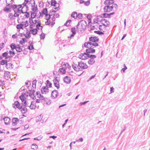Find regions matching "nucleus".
<instances>
[{"label": "nucleus", "mask_w": 150, "mask_h": 150, "mask_svg": "<svg viewBox=\"0 0 150 150\" xmlns=\"http://www.w3.org/2000/svg\"><path fill=\"white\" fill-rule=\"evenodd\" d=\"M98 45V44L96 43H93L92 42H86L84 44V47L88 48L86 50V51L88 53H94L95 50L93 49V46H97Z\"/></svg>", "instance_id": "1"}, {"label": "nucleus", "mask_w": 150, "mask_h": 150, "mask_svg": "<svg viewBox=\"0 0 150 150\" xmlns=\"http://www.w3.org/2000/svg\"><path fill=\"white\" fill-rule=\"evenodd\" d=\"M87 25L86 22L84 20H82L78 23L76 27L77 30L79 32L83 31L86 28Z\"/></svg>", "instance_id": "2"}, {"label": "nucleus", "mask_w": 150, "mask_h": 150, "mask_svg": "<svg viewBox=\"0 0 150 150\" xmlns=\"http://www.w3.org/2000/svg\"><path fill=\"white\" fill-rule=\"evenodd\" d=\"M117 6L116 4H113L112 6H105L104 8V10L105 12H110L111 11L114 7Z\"/></svg>", "instance_id": "3"}, {"label": "nucleus", "mask_w": 150, "mask_h": 150, "mask_svg": "<svg viewBox=\"0 0 150 150\" xmlns=\"http://www.w3.org/2000/svg\"><path fill=\"white\" fill-rule=\"evenodd\" d=\"M28 96L27 95L25 94H22L19 97L20 99L21 100L22 103L25 106H26L27 105L26 101V98Z\"/></svg>", "instance_id": "4"}, {"label": "nucleus", "mask_w": 150, "mask_h": 150, "mask_svg": "<svg viewBox=\"0 0 150 150\" xmlns=\"http://www.w3.org/2000/svg\"><path fill=\"white\" fill-rule=\"evenodd\" d=\"M8 17L10 19L9 23L11 25H15V20L13 15L12 13L9 14Z\"/></svg>", "instance_id": "5"}, {"label": "nucleus", "mask_w": 150, "mask_h": 150, "mask_svg": "<svg viewBox=\"0 0 150 150\" xmlns=\"http://www.w3.org/2000/svg\"><path fill=\"white\" fill-rule=\"evenodd\" d=\"M35 26H33V25H30V33L33 35H36L37 34L38 30L37 28H34Z\"/></svg>", "instance_id": "6"}, {"label": "nucleus", "mask_w": 150, "mask_h": 150, "mask_svg": "<svg viewBox=\"0 0 150 150\" xmlns=\"http://www.w3.org/2000/svg\"><path fill=\"white\" fill-rule=\"evenodd\" d=\"M51 5L54 7V9L56 10V11H52V12H55L58 10L59 9V4L57 3L55 1H51Z\"/></svg>", "instance_id": "7"}, {"label": "nucleus", "mask_w": 150, "mask_h": 150, "mask_svg": "<svg viewBox=\"0 0 150 150\" xmlns=\"http://www.w3.org/2000/svg\"><path fill=\"white\" fill-rule=\"evenodd\" d=\"M88 53H82L80 54L79 56V58L83 60H85L88 59L89 57Z\"/></svg>", "instance_id": "8"}, {"label": "nucleus", "mask_w": 150, "mask_h": 150, "mask_svg": "<svg viewBox=\"0 0 150 150\" xmlns=\"http://www.w3.org/2000/svg\"><path fill=\"white\" fill-rule=\"evenodd\" d=\"M90 59L88 61V63L90 65L93 64L95 62V59L96 58V56L94 55H91L89 57Z\"/></svg>", "instance_id": "9"}, {"label": "nucleus", "mask_w": 150, "mask_h": 150, "mask_svg": "<svg viewBox=\"0 0 150 150\" xmlns=\"http://www.w3.org/2000/svg\"><path fill=\"white\" fill-rule=\"evenodd\" d=\"M73 67L74 70L77 72L79 75H81L83 73V71L79 68L80 67L78 65L76 66L73 65Z\"/></svg>", "instance_id": "10"}, {"label": "nucleus", "mask_w": 150, "mask_h": 150, "mask_svg": "<svg viewBox=\"0 0 150 150\" xmlns=\"http://www.w3.org/2000/svg\"><path fill=\"white\" fill-rule=\"evenodd\" d=\"M29 22L30 25H32L35 26V24L38 23V20L36 18H29Z\"/></svg>", "instance_id": "11"}, {"label": "nucleus", "mask_w": 150, "mask_h": 150, "mask_svg": "<svg viewBox=\"0 0 150 150\" xmlns=\"http://www.w3.org/2000/svg\"><path fill=\"white\" fill-rule=\"evenodd\" d=\"M35 98L37 99L38 100H43V97L41 96L40 92H36L35 93Z\"/></svg>", "instance_id": "12"}, {"label": "nucleus", "mask_w": 150, "mask_h": 150, "mask_svg": "<svg viewBox=\"0 0 150 150\" xmlns=\"http://www.w3.org/2000/svg\"><path fill=\"white\" fill-rule=\"evenodd\" d=\"M78 65L81 69H86L88 67V66L86 64L83 62H79Z\"/></svg>", "instance_id": "13"}, {"label": "nucleus", "mask_w": 150, "mask_h": 150, "mask_svg": "<svg viewBox=\"0 0 150 150\" xmlns=\"http://www.w3.org/2000/svg\"><path fill=\"white\" fill-rule=\"evenodd\" d=\"M71 31L72 32V34H69L68 35V38H71V37L74 36L76 34V29L75 28H73L71 29Z\"/></svg>", "instance_id": "14"}, {"label": "nucleus", "mask_w": 150, "mask_h": 150, "mask_svg": "<svg viewBox=\"0 0 150 150\" xmlns=\"http://www.w3.org/2000/svg\"><path fill=\"white\" fill-rule=\"evenodd\" d=\"M25 8H26V7L25 6H23V7H22L21 9V12L22 13L25 14L24 16L26 18H28L30 16V14L29 13L26 12V11L25 12L24 11L23 9Z\"/></svg>", "instance_id": "15"}, {"label": "nucleus", "mask_w": 150, "mask_h": 150, "mask_svg": "<svg viewBox=\"0 0 150 150\" xmlns=\"http://www.w3.org/2000/svg\"><path fill=\"white\" fill-rule=\"evenodd\" d=\"M53 82L54 86L57 89H58L59 88V84L58 81L57 80L56 78H55V79L53 80Z\"/></svg>", "instance_id": "16"}, {"label": "nucleus", "mask_w": 150, "mask_h": 150, "mask_svg": "<svg viewBox=\"0 0 150 150\" xmlns=\"http://www.w3.org/2000/svg\"><path fill=\"white\" fill-rule=\"evenodd\" d=\"M41 90L43 94H45L48 92V89L47 87L46 86L42 87Z\"/></svg>", "instance_id": "17"}, {"label": "nucleus", "mask_w": 150, "mask_h": 150, "mask_svg": "<svg viewBox=\"0 0 150 150\" xmlns=\"http://www.w3.org/2000/svg\"><path fill=\"white\" fill-rule=\"evenodd\" d=\"M107 24H105L104 25H103V24L101 25H100L99 26V29L101 31H104L105 30L106 27L107 26Z\"/></svg>", "instance_id": "18"}, {"label": "nucleus", "mask_w": 150, "mask_h": 150, "mask_svg": "<svg viewBox=\"0 0 150 150\" xmlns=\"http://www.w3.org/2000/svg\"><path fill=\"white\" fill-rule=\"evenodd\" d=\"M13 107L15 108H19L20 107V104L18 101H16L13 104Z\"/></svg>", "instance_id": "19"}, {"label": "nucleus", "mask_w": 150, "mask_h": 150, "mask_svg": "<svg viewBox=\"0 0 150 150\" xmlns=\"http://www.w3.org/2000/svg\"><path fill=\"white\" fill-rule=\"evenodd\" d=\"M58 94V91L56 90L53 91H52L51 96L52 98H55L57 96Z\"/></svg>", "instance_id": "20"}, {"label": "nucleus", "mask_w": 150, "mask_h": 150, "mask_svg": "<svg viewBox=\"0 0 150 150\" xmlns=\"http://www.w3.org/2000/svg\"><path fill=\"white\" fill-rule=\"evenodd\" d=\"M26 106H21L19 108L22 113H25L27 111Z\"/></svg>", "instance_id": "21"}, {"label": "nucleus", "mask_w": 150, "mask_h": 150, "mask_svg": "<svg viewBox=\"0 0 150 150\" xmlns=\"http://www.w3.org/2000/svg\"><path fill=\"white\" fill-rule=\"evenodd\" d=\"M4 121L5 124L7 125L10 123V119L9 118L6 117L4 118Z\"/></svg>", "instance_id": "22"}, {"label": "nucleus", "mask_w": 150, "mask_h": 150, "mask_svg": "<svg viewBox=\"0 0 150 150\" xmlns=\"http://www.w3.org/2000/svg\"><path fill=\"white\" fill-rule=\"evenodd\" d=\"M10 72L8 71H6L5 72L4 75V77L5 79L7 80L10 78Z\"/></svg>", "instance_id": "23"}, {"label": "nucleus", "mask_w": 150, "mask_h": 150, "mask_svg": "<svg viewBox=\"0 0 150 150\" xmlns=\"http://www.w3.org/2000/svg\"><path fill=\"white\" fill-rule=\"evenodd\" d=\"M89 40L93 42H97L98 41L99 39L96 37H91L89 38Z\"/></svg>", "instance_id": "24"}, {"label": "nucleus", "mask_w": 150, "mask_h": 150, "mask_svg": "<svg viewBox=\"0 0 150 150\" xmlns=\"http://www.w3.org/2000/svg\"><path fill=\"white\" fill-rule=\"evenodd\" d=\"M22 47L21 46L19 45H16V50L18 52H20L22 50Z\"/></svg>", "instance_id": "25"}, {"label": "nucleus", "mask_w": 150, "mask_h": 150, "mask_svg": "<svg viewBox=\"0 0 150 150\" xmlns=\"http://www.w3.org/2000/svg\"><path fill=\"white\" fill-rule=\"evenodd\" d=\"M18 121V119L17 118H14L12 119V124L13 125H16Z\"/></svg>", "instance_id": "26"}, {"label": "nucleus", "mask_w": 150, "mask_h": 150, "mask_svg": "<svg viewBox=\"0 0 150 150\" xmlns=\"http://www.w3.org/2000/svg\"><path fill=\"white\" fill-rule=\"evenodd\" d=\"M114 2L113 0H105L104 3L106 4H111Z\"/></svg>", "instance_id": "27"}, {"label": "nucleus", "mask_w": 150, "mask_h": 150, "mask_svg": "<svg viewBox=\"0 0 150 150\" xmlns=\"http://www.w3.org/2000/svg\"><path fill=\"white\" fill-rule=\"evenodd\" d=\"M12 8H14V10H15L16 9L18 10L19 8H21L22 7L21 5L17 6L15 5H13L12 6Z\"/></svg>", "instance_id": "28"}, {"label": "nucleus", "mask_w": 150, "mask_h": 150, "mask_svg": "<svg viewBox=\"0 0 150 150\" xmlns=\"http://www.w3.org/2000/svg\"><path fill=\"white\" fill-rule=\"evenodd\" d=\"M35 103V102H32L31 103L30 106V108L31 109H35L36 108Z\"/></svg>", "instance_id": "29"}, {"label": "nucleus", "mask_w": 150, "mask_h": 150, "mask_svg": "<svg viewBox=\"0 0 150 150\" xmlns=\"http://www.w3.org/2000/svg\"><path fill=\"white\" fill-rule=\"evenodd\" d=\"M64 81L65 83H69L71 81L70 78L68 76H66L64 79Z\"/></svg>", "instance_id": "30"}, {"label": "nucleus", "mask_w": 150, "mask_h": 150, "mask_svg": "<svg viewBox=\"0 0 150 150\" xmlns=\"http://www.w3.org/2000/svg\"><path fill=\"white\" fill-rule=\"evenodd\" d=\"M114 13H110L109 14H108L107 13H104L103 14L101 15V17H102L103 18H108L111 15L113 14Z\"/></svg>", "instance_id": "31"}, {"label": "nucleus", "mask_w": 150, "mask_h": 150, "mask_svg": "<svg viewBox=\"0 0 150 150\" xmlns=\"http://www.w3.org/2000/svg\"><path fill=\"white\" fill-rule=\"evenodd\" d=\"M62 65L64 66V67H63L66 69H69L71 67L69 64L68 63H62Z\"/></svg>", "instance_id": "32"}, {"label": "nucleus", "mask_w": 150, "mask_h": 150, "mask_svg": "<svg viewBox=\"0 0 150 150\" xmlns=\"http://www.w3.org/2000/svg\"><path fill=\"white\" fill-rule=\"evenodd\" d=\"M43 100L44 101V103L45 104H49L51 103L50 100L48 98H45V99H43Z\"/></svg>", "instance_id": "33"}, {"label": "nucleus", "mask_w": 150, "mask_h": 150, "mask_svg": "<svg viewBox=\"0 0 150 150\" xmlns=\"http://www.w3.org/2000/svg\"><path fill=\"white\" fill-rule=\"evenodd\" d=\"M16 28L18 29H23V27L22 24L21 23L18 24L16 26Z\"/></svg>", "instance_id": "34"}, {"label": "nucleus", "mask_w": 150, "mask_h": 150, "mask_svg": "<svg viewBox=\"0 0 150 150\" xmlns=\"http://www.w3.org/2000/svg\"><path fill=\"white\" fill-rule=\"evenodd\" d=\"M59 72L60 74H65L66 72V71L65 69H64L63 68H60L59 69Z\"/></svg>", "instance_id": "35"}, {"label": "nucleus", "mask_w": 150, "mask_h": 150, "mask_svg": "<svg viewBox=\"0 0 150 150\" xmlns=\"http://www.w3.org/2000/svg\"><path fill=\"white\" fill-rule=\"evenodd\" d=\"M42 118V116L40 115L37 116L36 118V121L37 122H40Z\"/></svg>", "instance_id": "36"}, {"label": "nucleus", "mask_w": 150, "mask_h": 150, "mask_svg": "<svg viewBox=\"0 0 150 150\" xmlns=\"http://www.w3.org/2000/svg\"><path fill=\"white\" fill-rule=\"evenodd\" d=\"M22 25L24 28H25L28 27L29 25V23L27 21H26L24 22H23L22 23Z\"/></svg>", "instance_id": "37"}, {"label": "nucleus", "mask_w": 150, "mask_h": 150, "mask_svg": "<svg viewBox=\"0 0 150 150\" xmlns=\"http://www.w3.org/2000/svg\"><path fill=\"white\" fill-rule=\"evenodd\" d=\"M12 64L11 63H7L6 64V67L8 69H11L12 68Z\"/></svg>", "instance_id": "38"}, {"label": "nucleus", "mask_w": 150, "mask_h": 150, "mask_svg": "<svg viewBox=\"0 0 150 150\" xmlns=\"http://www.w3.org/2000/svg\"><path fill=\"white\" fill-rule=\"evenodd\" d=\"M36 16V14L34 12H32L31 13L30 17L29 18H35V17Z\"/></svg>", "instance_id": "39"}, {"label": "nucleus", "mask_w": 150, "mask_h": 150, "mask_svg": "<svg viewBox=\"0 0 150 150\" xmlns=\"http://www.w3.org/2000/svg\"><path fill=\"white\" fill-rule=\"evenodd\" d=\"M31 148L34 150H36L38 148V146L36 144H32Z\"/></svg>", "instance_id": "40"}, {"label": "nucleus", "mask_w": 150, "mask_h": 150, "mask_svg": "<svg viewBox=\"0 0 150 150\" xmlns=\"http://www.w3.org/2000/svg\"><path fill=\"white\" fill-rule=\"evenodd\" d=\"M52 84L51 82L48 80L46 81V86L49 88H51L52 87Z\"/></svg>", "instance_id": "41"}, {"label": "nucleus", "mask_w": 150, "mask_h": 150, "mask_svg": "<svg viewBox=\"0 0 150 150\" xmlns=\"http://www.w3.org/2000/svg\"><path fill=\"white\" fill-rule=\"evenodd\" d=\"M32 10L33 11L35 12L38 10L37 6L36 5H35V4L33 6H32Z\"/></svg>", "instance_id": "42"}, {"label": "nucleus", "mask_w": 150, "mask_h": 150, "mask_svg": "<svg viewBox=\"0 0 150 150\" xmlns=\"http://www.w3.org/2000/svg\"><path fill=\"white\" fill-rule=\"evenodd\" d=\"M71 24V20H69L67 21L66 23L65 24V25L67 26H70Z\"/></svg>", "instance_id": "43"}, {"label": "nucleus", "mask_w": 150, "mask_h": 150, "mask_svg": "<svg viewBox=\"0 0 150 150\" xmlns=\"http://www.w3.org/2000/svg\"><path fill=\"white\" fill-rule=\"evenodd\" d=\"M27 42V40L25 38H22L19 42L20 44L23 45L26 42Z\"/></svg>", "instance_id": "44"}, {"label": "nucleus", "mask_w": 150, "mask_h": 150, "mask_svg": "<svg viewBox=\"0 0 150 150\" xmlns=\"http://www.w3.org/2000/svg\"><path fill=\"white\" fill-rule=\"evenodd\" d=\"M36 28L37 29H41L42 28V27L41 25V23H38L36 25Z\"/></svg>", "instance_id": "45"}, {"label": "nucleus", "mask_w": 150, "mask_h": 150, "mask_svg": "<svg viewBox=\"0 0 150 150\" xmlns=\"http://www.w3.org/2000/svg\"><path fill=\"white\" fill-rule=\"evenodd\" d=\"M103 23L102 24L103 25H104L105 24H107V26H108L109 25V22L108 21L106 20L105 19L103 20Z\"/></svg>", "instance_id": "46"}, {"label": "nucleus", "mask_w": 150, "mask_h": 150, "mask_svg": "<svg viewBox=\"0 0 150 150\" xmlns=\"http://www.w3.org/2000/svg\"><path fill=\"white\" fill-rule=\"evenodd\" d=\"M42 116V118L41 120V123H43L44 122H45L46 120H47V118L45 116Z\"/></svg>", "instance_id": "47"}, {"label": "nucleus", "mask_w": 150, "mask_h": 150, "mask_svg": "<svg viewBox=\"0 0 150 150\" xmlns=\"http://www.w3.org/2000/svg\"><path fill=\"white\" fill-rule=\"evenodd\" d=\"M71 16L75 18H76L78 16L77 13L75 12H73L71 14Z\"/></svg>", "instance_id": "48"}, {"label": "nucleus", "mask_w": 150, "mask_h": 150, "mask_svg": "<svg viewBox=\"0 0 150 150\" xmlns=\"http://www.w3.org/2000/svg\"><path fill=\"white\" fill-rule=\"evenodd\" d=\"M6 3L7 5H9L12 4V0H6Z\"/></svg>", "instance_id": "49"}, {"label": "nucleus", "mask_w": 150, "mask_h": 150, "mask_svg": "<svg viewBox=\"0 0 150 150\" xmlns=\"http://www.w3.org/2000/svg\"><path fill=\"white\" fill-rule=\"evenodd\" d=\"M47 13H48V11H47V9L46 8H45L43 9V10L42 11V14H44L45 15Z\"/></svg>", "instance_id": "50"}, {"label": "nucleus", "mask_w": 150, "mask_h": 150, "mask_svg": "<svg viewBox=\"0 0 150 150\" xmlns=\"http://www.w3.org/2000/svg\"><path fill=\"white\" fill-rule=\"evenodd\" d=\"M50 18H47L46 19V21H45V24L46 25H49L51 23V21H50Z\"/></svg>", "instance_id": "51"}, {"label": "nucleus", "mask_w": 150, "mask_h": 150, "mask_svg": "<svg viewBox=\"0 0 150 150\" xmlns=\"http://www.w3.org/2000/svg\"><path fill=\"white\" fill-rule=\"evenodd\" d=\"M7 62L4 60H3L0 62V64L2 65H4L5 64H6Z\"/></svg>", "instance_id": "52"}, {"label": "nucleus", "mask_w": 150, "mask_h": 150, "mask_svg": "<svg viewBox=\"0 0 150 150\" xmlns=\"http://www.w3.org/2000/svg\"><path fill=\"white\" fill-rule=\"evenodd\" d=\"M45 37V34L44 33H42L40 35V38L41 40H43Z\"/></svg>", "instance_id": "53"}, {"label": "nucleus", "mask_w": 150, "mask_h": 150, "mask_svg": "<svg viewBox=\"0 0 150 150\" xmlns=\"http://www.w3.org/2000/svg\"><path fill=\"white\" fill-rule=\"evenodd\" d=\"M10 8L7 7H5L4 9V11L7 12H9L10 11Z\"/></svg>", "instance_id": "54"}, {"label": "nucleus", "mask_w": 150, "mask_h": 150, "mask_svg": "<svg viewBox=\"0 0 150 150\" xmlns=\"http://www.w3.org/2000/svg\"><path fill=\"white\" fill-rule=\"evenodd\" d=\"M31 37L30 33H27L25 36V38L26 39H29Z\"/></svg>", "instance_id": "55"}, {"label": "nucleus", "mask_w": 150, "mask_h": 150, "mask_svg": "<svg viewBox=\"0 0 150 150\" xmlns=\"http://www.w3.org/2000/svg\"><path fill=\"white\" fill-rule=\"evenodd\" d=\"M10 47L11 49L13 50L15 49H16V45L14 44H11L10 45Z\"/></svg>", "instance_id": "56"}, {"label": "nucleus", "mask_w": 150, "mask_h": 150, "mask_svg": "<svg viewBox=\"0 0 150 150\" xmlns=\"http://www.w3.org/2000/svg\"><path fill=\"white\" fill-rule=\"evenodd\" d=\"M87 18L88 19V23H90L91 22V20L92 18V16L91 15H88L87 16Z\"/></svg>", "instance_id": "57"}, {"label": "nucleus", "mask_w": 150, "mask_h": 150, "mask_svg": "<svg viewBox=\"0 0 150 150\" xmlns=\"http://www.w3.org/2000/svg\"><path fill=\"white\" fill-rule=\"evenodd\" d=\"M8 54L7 52L4 53L2 54V56L5 57V59H7L8 57H7L8 55Z\"/></svg>", "instance_id": "58"}, {"label": "nucleus", "mask_w": 150, "mask_h": 150, "mask_svg": "<svg viewBox=\"0 0 150 150\" xmlns=\"http://www.w3.org/2000/svg\"><path fill=\"white\" fill-rule=\"evenodd\" d=\"M45 15V19L47 18H50V14H48V13Z\"/></svg>", "instance_id": "59"}, {"label": "nucleus", "mask_w": 150, "mask_h": 150, "mask_svg": "<svg viewBox=\"0 0 150 150\" xmlns=\"http://www.w3.org/2000/svg\"><path fill=\"white\" fill-rule=\"evenodd\" d=\"M28 48L29 50H31L34 49L33 46V45H31L28 46Z\"/></svg>", "instance_id": "60"}, {"label": "nucleus", "mask_w": 150, "mask_h": 150, "mask_svg": "<svg viewBox=\"0 0 150 150\" xmlns=\"http://www.w3.org/2000/svg\"><path fill=\"white\" fill-rule=\"evenodd\" d=\"M29 0H25L24 2L23 3V5L25 6L28 2Z\"/></svg>", "instance_id": "61"}, {"label": "nucleus", "mask_w": 150, "mask_h": 150, "mask_svg": "<svg viewBox=\"0 0 150 150\" xmlns=\"http://www.w3.org/2000/svg\"><path fill=\"white\" fill-rule=\"evenodd\" d=\"M18 36V35L17 34H14L12 35V37L14 39H16L17 38Z\"/></svg>", "instance_id": "62"}, {"label": "nucleus", "mask_w": 150, "mask_h": 150, "mask_svg": "<svg viewBox=\"0 0 150 150\" xmlns=\"http://www.w3.org/2000/svg\"><path fill=\"white\" fill-rule=\"evenodd\" d=\"M19 16V14L18 13H15L14 14V17H18Z\"/></svg>", "instance_id": "63"}, {"label": "nucleus", "mask_w": 150, "mask_h": 150, "mask_svg": "<svg viewBox=\"0 0 150 150\" xmlns=\"http://www.w3.org/2000/svg\"><path fill=\"white\" fill-rule=\"evenodd\" d=\"M83 15L81 13H79L78 15V16L79 18L81 19Z\"/></svg>", "instance_id": "64"}]
</instances>
